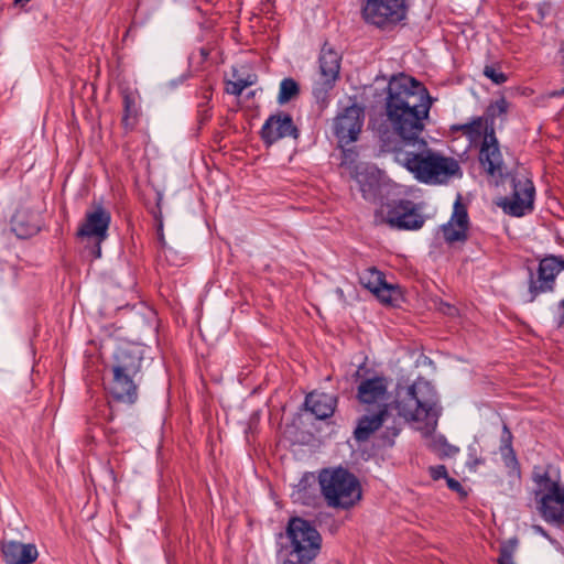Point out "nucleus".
I'll use <instances>...</instances> for the list:
<instances>
[{"instance_id": "nucleus-29", "label": "nucleus", "mask_w": 564, "mask_h": 564, "mask_svg": "<svg viewBox=\"0 0 564 564\" xmlns=\"http://www.w3.org/2000/svg\"><path fill=\"white\" fill-rule=\"evenodd\" d=\"M161 245V254L167 260L173 262V264H177L176 261V252L172 247H169L165 242L164 236L161 234L159 238Z\"/></svg>"}, {"instance_id": "nucleus-37", "label": "nucleus", "mask_w": 564, "mask_h": 564, "mask_svg": "<svg viewBox=\"0 0 564 564\" xmlns=\"http://www.w3.org/2000/svg\"><path fill=\"white\" fill-rule=\"evenodd\" d=\"M441 453L445 456H452V455H455L457 452H458V448L453 446V445H449L447 444L445 441L444 442H441V448H440Z\"/></svg>"}, {"instance_id": "nucleus-38", "label": "nucleus", "mask_w": 564, "mask_h": 564, "mask_svg": "<svg viewBox=\"0 0 564 564\" xmlns=\"http://www.w3.org/2000/svg\"><path fill=\"white\" fill-rule=\"evenodd\" d=\"M446 482H447L448 488L452 489L453 491H456V492L463 491V486L460 485V482L458 480H456L452 477H447Z\"/></svg>"}, {"instance_id": "nucleus-17", "label": "nucleus", "mask_w": 564, "mask_h": 564, "mask_svg": "<svg viewBox=\"0 0 564 564\" xmlns=\"http://www.w3.org/2000/svg\"><path fill=\"white\" fill-rule=\"evenodd\" d=\"M140 376L131 373L112 372V380L109 383V393L120 402L133 404L138 399V386Z\"/></svg>"}, {"instance_id": "nucleus-4", "label": "nucleus", "mask_w": 564, "mask_h": 564, "mask_svg": "<svg viewBox=\"0 0 564 564\" xmlns=\"http://www.w3.org/2000/svg\"><path fill=\"white\" fill-rule=\"evenodd\" d=\"M318 481L328 507L349 509L361 499L358 479L345 468L323 469Z\"/></svg>"}, {"instance_id": "nucleus-23", "label": "nucleus", "mask_w": 564, "mask_h": 564, "mask_svg": "<svg viewBox=\"0 0 564 564\" xmlns=\"http://www.w3.org/2000/svg\"><path fill=\"white\" fill-rule=\"evenodd\" d=\"M510 104L506 100L505 97L499 98L495 102H491L485 112L486 119V128L494 127L495 128V119L506 116L509 110Z\"/></svg>"}, {"instance_id": "nucleus-1", "label": "nucleus", "mask_w": 564, "mask_h": 564, "mask_svg": "<svg viewBox=\"0 0 564 564\" xmlns=\"http://www.w3.org/2000/svg\"><path fill=\"white\" fill-rule=\"evenodd\" d=\"M433 104L429 90L414 77L399 74L387 87L386 117L391 132L381 135V152L405 167L421 183L445 185L460 178L459 162L429 148L422 137Z\"/></svg>"}, {"instance_id": "nucleus-34", "label": "nucleus", "mask_w": 564, "mask_h": 564, "mask_svg": "<svg viewBox=\"0 0 564 564\" xmlns=\"http://www.w3.org/2000/svg\"><path fill=\"white\" fill-rule=\"evenodd\" d=\"M210 98H212V90H210V88L204 89V91H203L204 102L199 104V106H198L199 107V112L202 113V120H206L209 117L208 110L205 109V106L208 104Z\"/></svg>"}, {"instance_id": "nucleus-13", "label": "nucleus", "mask_w": 564, "mask_h": 564, "mask_svg": "<svg viewBox=\"0 0 564 564\" xmlns=\"http://www.w3.org/2000/svg\"><path fill=\"white\" fill-rule=\"evenodd\" d=\"M261 139L265 145L270 147L283 138H299V129L293 122L292 117L285 112L271 115L261 128Z\"/></svg>"}, {"instance_id": "nucleus-33", "label": "nucleus", "mask_w": 564, "mask_h": 564, "mask_svg": "<svg viewBox=\"0 0 564 564\" xmlns=\"http://www.w3.org/2000/svg\"><path fill=\"white\" fill-rule=\"evenodd\" d=\"M430 475L434 480H438L441 478H447V469L444 465H437V466H431L430 467Z\"/></svg>"}, {"instance_id": "nucleus-26", "label": "nucleus", "mask_w": 564, "mask_h": 564, "mask_svg": "<svg viewBox=\"0 0 564 564\" xmlns=\"http://www.w3.org/2000/svg\"><path fill=\"white\" fill-rule=\"evenodd\" d=\"M482 73L496 85H501L508 79L507 75L494 65H486Z\"/></svg>"}, {"instance_id": "nucleus-19", "label": "nucleus", "mask_w": 564, "mask_h": 564, "mask_svg": "<svg viewBox=\"0 0 564 564\" xmlns=\"http://www.w3.org/2000/svg\"><path fill=\"white\" fill-rule=\"evenodd\" d=\"M42 220L37 212L30 207L21 206L11 219L12 230L19 238H29L41 229Z\"/></svg>"}, {"instance_id": "nucleus-22", "label": "nucleus", "mask_w": 564, "mask_h": 564, "mask_svg": "<svg viewBox=\"0 0 564 564\" xmlns=\"http://www.w3.org/2000/svg\"><path fill=\"white\" fill-rule=\"evenodd\" d=\"M337 399L324 392H311L305 398L306 408L316 416L324 420L333 415Z\"/></svg>"}, {"instance_id": "nucleus-35", "label": "nucleus", "mask_w": 564, "mask_h": 564, "mask_svg": "<svg viewBox=\"0 0 564 564\" xmlns=\"http://www.w3.org/2000/svg\"><path fill=\"white\" fill-rule=\"evenodd\" d=\"M305 487L302 482L299 484L297 489L292 494L294 501H300L303 505H311V500L305 497Z\"/></svg>"}, {"instance_id": "nucleus-39", "label": "nucleus", "mask_w": 564, "mask_h": 564, "mask_svg": "<svg viewBox=\"0 0 564 564\" xmlns=\"http://www.w3.org/2000/svg\"><path fill=\"white\" fill-rule=\"evenodd\" d=\"M558 307L561 310V315L557 325L558 327H564V299L560 302Z\"/></svg>"}, {"instance_id": "nucleus-41", "label": "nucleus", "mask_w": 564, "mask_h": 564, "mask_svg": "<svg viewBox=\"0 0 564 564\" xmlns=\"http://www.w3.org/2000/svg\"><path fill=\"white\" fill-rule=\"evenodd\" d=\"M534 530H535L538 533L542 534L543 536L549 538V535H547L546 531H545L542 527H540V525H534Z\"/></svg>"}, {"instance_id": "nucleus-10", "label": "nucleus", "mask_w": 564, "mask_h": 564, "mask_svg": "<svg viewBox=\"0 0 564 564\" xmlns=\"http://www.w3.org/2000/svg\"><path fill=\"white\" fill-rule=\"evenodd\" d=\"M364 118V108L356 104L345 108L335 117L333 129L340 143L348 144L358 139Z\"/></svg>"}, {"instance_id": "nucleus-11", "label": "nucleus", "mask_w": 564, "mask_h": 564, "mask_svg": "<svg viewBox=\"0 0 564 564\" xmlns=\"http://www.w3.org/2000/svg\"><path fill=\"white\" fill-rule=\"evenodd\" d=\"M534 186L528 178H513V193L502 204L503 210L514 217H521L533 209Z\"/></svg>"}, {"instance_id": "nucleus-15", "label": "nucleus", "mask_w": 564, "mask_h": 564, "mask_svg": "<svg viewBox=\"0 0 564 564\" xmlns=\"http://www.w3.org/2000/svg\"><path fill=\"white\" fill-rule=\"evenodd\" d=\"M110 213L100 204L95 205L91 212H87L85 221L78 228L77 236L82 238H95L101 242L107 238L110 224Z\"/></svg>"}, {"instance_id": "nucleus-21", "label": "nucleus", "mask_w": 564, "mask_h": 564, "mask_svg": "<svg viewBox=\"0 0 564 564\" xmlns=\"http://www.w3.org/2000/svg\"><path fill=\"white\" fill-rule=\"evenodd\" d=\"M355 181L362 197L371 203H376L382 195V183L380 174L375 169L357 170Z\"/></svg>"}, {"instance_id": "nucleus-7", "label": "nucleus", "mask_w": 564, "mask_h": 564, "mask_svg": "<svg viewBox=\"0 0 564 564\" xmlns=\"http://www.w3.org/2000/svg\"><path fill=\"white\" fill-rule=\"evenodd\" d=\"M341 55L325 43L318 57V78L313 86V95L318 102L325 104L329 91L339 78Z\"/></svg>"}, {"instance_id": "nucleus-44", "label": "nucleus", "mask_w": 564, "mask_h": 564, "mask_svg": "<svg viewBox=\"0 0 564 564\" xmlns=\"http://www.w3.org/2000/svg\"><path fill=\"white\" fill-rule=\"evenodd\" d=\"M337 292L343 295V290L338 289Z\"/></svg>"}, {"instance_id": "nucleus-36", "label": "nucleus", "mask_w": 564, "mask_h": 564, "mask_svg": "<svg viewBox=\"0 0 564 564\" xmlns=\"http://www.w3.org/2000/svg\"><path fill=\"white\" fill-rule=\"evenodd\" d=\"M357 155L354 149L343 150L341 165H352L356 162Z\"/></svg>"}, {"instance_id": "nucleus-5", "label": "nucleus", "mask_w": 564, "mask_h": 564, "mask_svg": "<svg viewBox=\"0 0 564 564\" xmlns=\"http://www.w3.org/2000/svg\"><path fill=\"white\" fill-rule=\"evenodd\" d=\"M534 480L544 492L539 507L543 519L549 523L564 524V486L547 473L536 475Z\"/></svg>"}, {"instance_id": "nucleus-18", "label": "nucleus", "mask_w": 564, "mask_h": 564, "mask_svg": "<svg viewBox=\"0 0 564 564\" xmlns=\"http://www.w3.org/2000/svg\"><path fill=\"white\" fill-rule=\"evenodd\" d=\"M468 214L464 204L458 197L454 204V209L449 221L443 226L444 239L449 242L464 241L467 238Z\"/></svg>"}, {"instance_id": "nucleus-27", "label": "nucleus", "mask_w": 564, "mask_h": 564, "mask_svg": "<svg viewBox=\"0 0 564 564\" xmlns=\"http://www.w3.org/2000/svg\"><path fill=\"white\" fill-rule=\"evenodd\" d=\"M486 119L485 117H477L471 122L463 124L460 129L465 134H477L479 135L481 131H485Z\"/></svg>"}, {"instance_id": "nucleus-28", "label": "nucleus", "mask_w": 564, "mask_h": 564, "mask_svg": "<svg viewBox=\"0 0 564 564\" xmlns=\"http://www.w3.org/2000/svg\"><path fill=\"white\" fill-rule=\"evenodd\" d=\"M253 82L249 79H238L236 82H229L227 84L226 90L228 94L239 96L247 87L251 86Z\"/></svg>"}, {"instance_id": "nucleus-6", "label": "nucleus", "mask_w": 564, "mask_h": 564, "mask_svg": "<svg viewBox=\"0 0 564 564\" xmlns=\"http://www.w3.org/2000/svg\"><path fill=\"white\" fill-rule=\"evenodd\" d=\"M562 270L564 258L553 254L540 260L536 272L528 267V302L532 303L540 294L554 291L555 279Z\"/></svg>"}, {"instance_id": "nucleus-24", "label": "nucleus", "mask_w": 564, "mask_h": 564, "mask_svg": "<svg viewBox=\"0 0 564 564\" xmlns=\"http://www.w3.org/2000/svg\"><path fill=\"white\" fill-rule=\"evenodd\" d=\"M300 94L299 84L293 78H284L280 84L278 102L280 105L288 104L296 98Z\"/></svg>"}, {"instance_id": "nucleus-25", "label": "nucleus", "mask_w": 564, "mask_h": 564, "mask_svg": "<svg viewBox=\"0 0 564 564\" xmlns=\"http://www.w3.org/2000/svg\"><path fill=\"white\" fill-rule=\"evenodd\" d=\"M138 111L135 107L134 98L130 95H126L123 97V116H122V124L126 129H133L137 123Z\"/></svg>"}, {"instance_id": "nucleus-2", "label": "nucleus", "mask_w": 564, "mask_h": 564, "mask_svg": "<svg viewBox=\"0 0 564 564\" xmlns=\"http://www.w3.org/2000/svg\"><path fill=\"white\" fill-rule=\"evenodd\" d=\"M389 378L373 376L361 380L356 398L366 412L358 420L354 436L365 442L380 427L387 430V436H397L404 422L436 423L438 411L437 394L434 387L419 378L411 386L399 389L394 401L388 391Z\"/></svg>"}, {"instance_id": "nucleus-16", "label": "nucleus", "mask_w": 564, "mask_h": 564, "mask_svg": "<svg viewBox=\"0 0 564 564\" xmlns=\"http://www.w3.org/2000/svg\"><path fill=\"white\" fill-rule=\"evenodd\" d=\"M143 360V349L134 344H123L113 354L112 372L140 376Z\"/></svg>"}, {"instance_id": "nucleus-3", "label": "nucleus", "mask_w": 564, "mask_h": 564, "mask_svg": "<svg viewBox=\"0 0 564 564\" xmlns=\"http://www.w3.org/2000/svg\"><path fill=\"white\" fill-rule=\"evenodd\" d=\"M285 539L286 542L280 550L284 564H311L319 554L322 536L305 519L291 518L286 525Z\"/></svg>"}, {"instance_id": "nucleus-31", "label": "nucleus", "mask_w": 564, "mask_h": 564, "mask_svg": "<svg viewBox=\"0 0 564 564\" xmlns=\"http://www.w3.org/2000/svg\"><path fill=\"white\" fill-rule=\"evenodd\" d=\"M509 448H512V434L507 424H503L500 452H505V449Z\"/></svg>"}, {"instance_id": "nucleus-8", "label": "nucleus", "mask_w": 564, "mask_h": 564, "mask_svg": "<svg viewBox=\"0 0 564 564\" xmlns=\"http://www.w3.org/2000/svg\"><path fill=\"white\" fill-rule=\"evenodd\" d=\"M405 0H365L362 18L380 29L397 25L405 19Z\"/></svg>"}, {"instance_id": "nucleus-9", "label": "nucleus", "mask_w": 564, "mask_h": 564, "mask_svg": "<svg viewBox=\"0 0 564 564\" xmlns=\"http://www.w3.org/2000/svg\"><path fill=\"white\" fill-rule=\"evenodd\" d=\"M376 217L391 228L400 230H416L424 224V218L417 212L415 204L408 199L394 200L382 206Z\"/></svg>"}, {"instance_id": "nucleus-42", "label": "nucleus", "mask_w": 564, "mask_h": 564, "mask_svg": "<svg viewBox=\"0 0 564 564\" xmlns=\"http://www.w3.org/2000/svg\"><path fill=\"white\" fill-rule=\"evenodd\" d=\"M551 96L552 97H561V96H564V87L561 88V89H557V90H554L551 93Z\"/></svg>"}, {"instance_id": "nucleus-43", "label": "nucleus", "mask_w": 564, "mask_h": 564, "mask_svg": "<svg viewBox=\"0 0 564 564\" xmlns=\"http://www.w3.org/2000/svg\"><path fill=\"white\" fill-rule=\"evenodd\" d=\"M94 253H95L96 258H99L100 254H101L100 242H98V241H97V246H96V248L94 250Z\"/></svg>"}, {"instance_id": "nucleus-14", "label": "nucleus", "mask_w": 564, "mask_h": 564, "mask_svg": "<svg viewBox=\"0 0 564 564\" xmlns=\"http://www.w3.org/2000/svg\"><path fill=\"white\" fill-rule=\"evenodd\" d=\"M359 281L382 303L391 304L400 295L398 288L387 283L384 274L375 267L365 269L359 275Z\"/></svg>"}, {"instance_id": "nucleus-30", "label": "nucleus", "mask_w": 564, "mask_h": 564, "mask_svg": "<svg viewBox=\"0 0 564 564\" xmlns=\"http://www.w3.org/2000/svg\"><path fill=\"white\" fill-rule=\"evenodd\" d=\"M514 546H502L499 552L498 564H516L513 561Z\"/></svg>"}, {"instance_id": "nucleus-20", "label": "nucleus", "mask_w": 564, "mask_h": 564, "mask_svg": "<svg viewBox=\"0 0 564 564\" xmlns=\"http://www.w3.org/2000/svg\"><path fill=\"white\" fill-rule=\"evenodd\" d=\"M1 550L7 564H32L39 556L37 549L32 543L4 541Z\"/></svg>"}, {"instance_id": "nucleus-40", "label": "nucleus", "mask_w": 564, "mask_h": 564, "mask_svg": "<svg viewBox=\"0 0 564 564\" xmlns=\"http://www.w3.org/2000/svg\"><path fill=\"white\" fill-rule=\"evenodd\" d=\"M31 0H14L13 4L19 8H23L26 3H29Z\"/></svg>"}, {"instance_id": "nucleus-12", "label": "nucleus", "mask_w": 564, "mask_h": 564, "mask_svg": "<svg viewBox=\"0 0 564 564\" xmlns=\"http://www.w3.org/2000/svg\"><path fill=\"white\" fill-rule=\"evenodd\" d=\"M479 162L488 175L492 177L502 176L503 160L494 127L485 129L479 150Z\"/></svg>"}, {"instance_id": "nucleus-32", "label": "nucleus", "mask_w": 564, "mask_h": 564, "mask_svg": "<svg viewBox=\"0 0 564 564\" xmlns=\"http://www.w3.org/2000/svg\"><path fill=\"white\" fill-rule=\"evenodd\" d=\"M505 465L511 469H516L518 467V460L514 454L513 448L505 449L501 452Z\"/></svg>"}]
</instances>
